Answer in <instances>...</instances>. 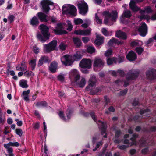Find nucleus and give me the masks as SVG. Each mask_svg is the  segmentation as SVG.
Segmentation results:
<instances>
[{"instance_id": "1", "label": "nucleus", "mask_w": 156, "mask_h": 156, "mask_svg": "<svg viewBox=\"0 0 156 156\" xmlns=\"http://www.w3.org/2000/svg\"><path fill=\"white\" fill-rule=\"evenodd\" d=\"M101 16L104 17V23L108 25H112L118 18V13L116 10L110 12L109 11H104Z\"/></svg>"}, {"instance_id": "2", "label": "nucleus", "mask_w": 156, "mask_h": 156, "mask_svg": "<svg viewBox=\"0 0 156 156\" xmlns=\"http://www.w3.org/2000/svg\"><path fill=\"white\" fill-rule=\"evenodd\" d=\"M81 52L84 53L83 50H81V51H77L73 56L70 55H64L61 58L62 63L66 66L71 65L73 62V59L75 60H78L80 59L82 57Z\"/></svg>"}, {"instance_id": "3", "label": "nucleus", "mask_w": 156, "mask_h": 156, "mask_svg": "<svg viewBox=\"0 0 156 156\" xmlns=\"http://www.w3.org/2000/svg\"><path fill=\"white\" fill-rule=\"evenodd\" d=\"M69 76H74L75 80L79 87H83L85 85L86 83L85 79L83 77H81L80 79V76L76 70L73 69L71 70L69 73Z\"/></svg>"}, {"instance_id": "4", "label": "nucleus", "mask_w": 156, "mask_h": 156, "mask_svg": "<svg viewBox=\"0 0 156 156\" xmlns=\"http://www.w3.org/2000/svg\"><path fill=\"white\" fill-rule=\"evenodd\" d=\"M62 9L63 12L67 14H69L72 16H75L76 15V9L73 5L65 4L62 6Z\"/></svg>"}, {"instance_id": "5", "label": "nucleus", "mask_w": 156, "mask_h": 156, "mask_svg": "<svg viewBox=\"0 0 156 156\" xmlns=\"http://www.w3.org/2000/svg\"><path fill=\"white\" fill-rule=\"evenodd\" d=\"M90 115L92 119L98 125L99 128L101 129V133L102 135H103V137L104 138L107 137V134L106 133V123L101 121L98 120L97 121V119L94 115V112H91L90 113Z\"/></svg>"}, {"instance_id": "6", "label": "nucleus", "mask_w": 156, "mask_h": 156, "mask_svg": "<svg viewBox=\"0 0 156 156\" xmlns=\"http://www.w3.org/2000/svg\"><path fill=\"white\" fill-rule=\"evenodd\" d=\"M79 13L82 15H85L88 11V6L83 0H80L77 4Z\"/></svg>"}, {"instance_id": "7", "label": "nucleus", "mask_w": 156, "mask_h": 156, "mask_svg": "<svg viewBox=\"0 0 156 156\" xmlns=\"http://www.w3.org/2000/svg\"><path fill=\"white\" fill-rule=\"evenodd\" d=\"M57 42L56 40H53L49 43L44 45V51L45 53L49 52L55 49Z\"/></svg>"}, {"instance_id": "8", "label": "nucleus", "mask_w": 156, "mask_h": 156, "mask_svg": "<svg viewBox=\"0 0 156 156\" xmlns=\"http://www.w3.org/2000/svg\"><path fill=\"white\" fill-rule=\"evenodd\" d=\"M43 11L47 13L50 9V6L54 7L53 3L49 0H44L41 2Z\"/></svg>"}, {"instance_id": "9", "label": "nucleus", "mask_w": 156, "mask_h": 156, "mask_svg": "<svg viewBox=\"0 0 156 156\" xmlns=\"http://www.w3.org/2000/svg\"><path fill=\"white\" fill-rule=\"evenodd\" d=\"M138 75V73L137 72H129L126 77V80L124 81V86L125 87L127 86L131 80L136 78Z\"/></svg>"}, {"instance_id": "10", "label": "nucleus", "mask_w": 156, "mask_h": 156, "mask_svg": "<svg viewBox=\"0 0 156 156\" xmlns=\"http://www.w3.org/2000/svg\"><path fill=\"white\" fill-rule=\"evenodd\" d=\"M92 61L90 59L83 58L80 62L79 65L81 68H90L91 66Z\"/></svg>"}, {"instance_id": "11", "label": "nucleus", "mask_w": 156, "mask_h": 156, "mask_svg": "<svg viewBox=\"0 0 156 156\" xmlns=\"http://www.w3.org/2000/svg\"><path fill=\"white\" fill-rule=\"evenodd\" d=\"M104 62L103 60L99 57H95L94 60L93 66L94 68L100 69L103 67Z\"/></svg>"}, {"instance_id": "12", "label": "nucleus", "mask_w": 156, "mask_h": 156, "mask_svg": "<svg viewBox=\"0 0 156 156\" xmlns=\"http://www.w3.org/2000/svg\"><path fill=\"white\" fill-rule=\"evenodd\" d=\"M152 12V10L150 7L147 6L146 7L144 8V10L140 11V12L141 14V15L138 16V17L141 19H147L148 18V17L146 14L151 13Z\"/></svg>"}, {"instance_id": "13", "label": "nucleus", "mask_w": 156, "mask_h": 156, "mask_svg": "<svg viewBox=\"0 0 156 156\" xmlns=\"http://www.w3.org/2000/svg\"><path fill=\"white\" fill-rule=\"evenodd\" d=\"M39 28L41 30V32L44 37L46 39H48L50 37V34L48 32L49 29L48 27L44 24H41Z\"/></svg>"}, {"instance_id": "14", "label": "nucleus", "mask_w": 156, "mask_h": 156, "mask_svg": "<svg viewBox=\"0 0 156 156\" xmlns=\"http://www.w3.org/2000/svg\"><path fill=\"white\" fill-rule=\"evenodd\" d=\"M143 0H131L129 3V6L132 10L136 12L140 9V8L137 6L136 4L142 2Z\"/></svg>"}, {"instance_id": "15", "label": "nucleus", "mask_w": 156, "mask_h": 156, "mask_svg": "<svg viewBox=\"0 0 156 156\" xmlns=\"http://www.w3.org/2000/svg\"><path fill=\"white\" fill-rule=\"evenodd\" d=\"M96 80L95 76L94 75H92L89 80V84L86 87V89L87 90L91 91V90H92L95 86Z\"/></svg>"}, {"instance_id": "16", "label": "nucleus", "mask_w": 156, "mask_h": 156, "mask_svg": "<svg viewBox=\"0 0 156 156\" xmlns=\"http://www.w3.org/2000/svg\"><path fill=\"white\" fill-rule=\"evenodd\" d=\"M146 75L150 80L156 79V70L154 69H150L146 72Z\"/></svg>"}, {"instance_id": "17", "label": "nucleus", "mask_w": 156, "mask_h": 156, "mask_svg": "<svg viewBox=\"0 0 156 156\" xmlns=\"http://www.w3.org/2000/svg\"><path fill=\"white\" fill-rule=\"evenodd\" d=\"M91 33V29H88L86 30H78L75 31L74 33L76 35H88Z\"/></svg>"}, {"instance_id": "18", "label": "nucleus", "mask_w": 156, "mask_h": 156, "mask_svg": "<svg viewBox=\"0 0 156 156\" xmlns=\"http://www.w3.org/2000/svg\"><path fill=\"white\" fill-rule=\"evenodd\" d=\"M138 31L140 35L143 37L146 36L147 33V27L144 23H142L141 25L138 29Z\"/></svg>"}, {"instance_id": "19", "label": "nucleus", "mask_w": 156, "mask_h": 156, "mask_svg": "<svg viewBox=\"0 0 156 156\" xmlns=\"http://www.w3.org/2000/svg\"><path fill=\"white\" fill-rule=\"evenodd\" d=\"M63 26L61 24H57V27L56 29H54L53 31L56 34H66L67 32L66 31L63 30Z\"/></svg>"}, {"instance_id": "20", "label": "nucleus", "mask_w": 156, "mask_h": 156, "mask_svg": "<svg viewBox=\"0 0 156 156\" xmlns=\"http://www.w3.org/2000/svg\"><path fill=\"white\" fill-rule=\"evenodd\" d=\"M67 118H65L64 116L63 112L62 111H60L58 115L60 118L63 120L66 121L68 120L70 118L71 112L69 111H67L66 112Z\"/></svg>"}, {"instance_id": "21", "label": "nucleus", "mask_w": 156, "mask_h": 156, "mask_svg": "<svg viewBox=\"0 0 156 156\" xmlns=\"http://www.w3.org/2000/svg\"><path fill=\"white\" fill-rule=\"evenodd\" d=\"M137 136V135L136 134L133 135V137L131 138L130 140L132 141L131 143L129 142V140L127 139H125L124 143L127 144V145H129V146H131L133 145H136V141L135 140V138Z\"/></svg>"}, {"instance_id": "22", "label": "nucleus", "mask_w": 156, "mask_h": 156, "mask_svg": "<svg viewBox=\"0 0 156 156\" xmlns=\"http://www.w3.org/2000/svg\"><path fill=\"white\" fill-rule=\"evenodd\" d=\"M128 60L130 61H133L136 58V53L132 51H130L126 56Z\"/></svg>"}, {"instance_id": "23", "label": "nucleus", "mask_w": 156, "mask_h": 156, "mask_svg": "<svg viewBox=\"0 0 156 156\" xmlns=\"http://www.w3.org/2000/svg\"><path fill=\"white\" fill-rule=\"evenodd\" d=\"M58 66V64L57 62L53 61L51 63L49 69L51 72L54 73L56 72Z\"/></svg>"}, {"instance_id": "24", "label": "nucleus", "mask_w": 156, "mask_h": 156, "mask_svg": "<svg viewBox=\"0 0 156 156\" xmlns=\"http://www.w3.org/2000/svg\"><path fill=\"white\" fill-rule=\"evenodd\" d=\"M104 38L101 35H97L95 41V43L97 45H99L103 43Z\"/></svg>"}, {"instance_id": "25", "label": "nucleus", "mask_w": 156, "mask_h": 156, "mask_svg": "<svg viewBox=\"0 0 156 156\" xmlns=\"http://www.w3.org/2000/svg\"><path fill=\"white\" fill-rule=\"evenodd\" d=\"M115 36L117 37L121 38L123 39H126L127 38L126 34L124 32L120 30L116 32Z\"/></svg>"}, {"instance_id": "26", "label": "nucleus", "mask_w": 156, "mask_h": 156, "mask_svg": "<svg viewBox=\"0 0 156 156\" xmlns=\"http://www.w3.org/2000/svg\"><path fill=\"white\" fill-rule=\"evenodd\" d=\"M122 43V42L121 41H119L114 38H112L108 42V45L109 46H114L115 44H116L117 45L120 44Z\"/></svg>"}, {"instance_id": "27", "label": "nucleus", "mask_w": 156, "mask_h": 156, "mask_svg": "<svg viewBox=\"0 0 156 156\" xmlns=\"http://www.w3.org/2000/svg\"><path fill=\"white\" fill-rule=\"evenodd\" d=\"M30 92V90H28L26 91H23L22 93L23 98L26 102L29 101V94Z\"/></svg>"}, {"instance_id": "28", "label": "nucleus", "mask_w": 156, "mask_h": 156, "mask_svg": "<svg viewBox=\"0 0 156 156\" xmlns=\"http://www.w3.org/2000/svg\"><path fill=\"white\" fill-rule=\"evenodd\" d=\"M38 16L40 20L41 21L48 22V18H46V15L44 13L41 12H39L37 13Z\"/></svg>"}, {"instance_id": "29", "label": "nucleus", "mask_w": 156, "mask_h": 156, "mask_svg": "<svg viewBox=\"0 0 156 156\" xmlns=\"http://www.w3.org/2000/svg\"><path fill=\"white\" fill-rule=\"evenodd\" d=\"M16 69L18 70L24 71L26 69V67L25 62H23L20 65H19L16 68Z\"/></svg>"}, {"instance_id": "30", "label": "nucleus", "mask_w": 156, "mask_h": 156, "mask_svg": "<svg viewBox=\"0 0 156 156\" xmlns=\"http://www.w3.org/2000/svg\"><path fill=\"white\" fill-rule=\"evenodd\" d=\"M117 73L122 76H123L124 74V72L121 70H118L117 72L113 70H110L109 71V73L114 76H115L116 75Z\"/></svg>"}, {"instance_id": "31", "label": "nucleus", "mask_w": 156, "mask_h": 156, "mask_svg": "<svg viewBox=\"0 0 156 156\" xmlns=\"http://www.w3.org/2000/svg\"><path fill=\"white\" fill-rule=\"evenodd\" d=\"M107 62L108 65H111L113 63H117V59L114 57L112 58H108L107 60Z\"/></svg>"}, {"instance_id": "32", "label": "nucleus", "mask_w": 156, "mask_h": 156, "mask_svg": "<svg viewBox=\"0 0 156 156\" xmlns=\"http://www.w3.org/2000/svg\"><path fill=\"white\" fill-rule=\"evenodd\" d=\"M30 23L33 26H36L39 24V21L35 17H34L30 20Z\"/></svg>"}, {"instance_id": "33", "label": "nucleus", "mask_w": 156, "mask_h": 156, "mask_svg": "<svg viewBox=\"0 0 156 156\" xmlns=\"http://www.w3.org/2000/svg\"><path fill=\"white\" fill-rule=\"evenodd\" d=\"M73 42L77 47H80L81 45V42L80 39L78 37H74L73 39Z\"/></svg>"}, {"instance_id": "34", "label": "nucleus", "mask_w": 156, "mask_h": 156, "mask_svg": "<svg viewBox=\"0 0 156 156\" xmlns=\"http://www.w3.org/2000/svg\"><path fill=\"white\" fill-rule=\"evenodd\" d=\"M87 51L88 53L92 54L95 52V48L93 46H88L87 48Z\"/></svg>"}, {"instance_id": "35", "label": "nucleus", "mask_w": 156, "mask_h": 156, "mask_svg": "<svg viewBox=\"0 0 156 156\" xmlns=\"http://www.w3.org/2000/svg\"><path fill=\"white\" fill-rule=\"evenodd\" d=\"M27 81L24 80H22L20 81V86L23 88H26L28 87Z\"/></svg>"}, {"instance_id": "36", "label": "nucleus", "mask_w": 156, "mask_h": 156, "mask_svg": "<svg viewBox=\"0 0 156 156\" xmlns=\"http://www.w3.org/2000/svg\"><path fill=\"white\" fill-rule=\"evenodd\" d=\"M101 32L102 34L105 36H110L112 34V32L111 31H108L105 28H103L101 30Z\"/></svg>"}, {"instance_id": "37", "label": "nucleus", "mask_w": 156, "mask_h": 156, "mask_svg": "<svg viewBox=\"0 0 156 156\" xmlns=\"http://www.w3.org/2000/svg\"><path fill=\"white\" fill-rule=\"evenodd\" d=\"M36 59H31L29 62V64L32 70L34 69L36 66Z\"/></svg>"}, {"instance_id": "38", "label": "nucleus", "mask_w": 156, "mask_h": 156, "mask_svg": "<svg viewBox=\"0 0 156 156\" xmlns=\"http://www.w3.org/2000/svg\"><path fill=\"white\" fill-rule=\"evenodd\" d=\"M95 20L98 24H101L102 22V20L100 19V16L98 13L95 14Z\"/></svg>"}, {"instance_id": "39", "label": "nucleus", "mask_w": 156, "mask_h": 156, "mask_svg": "<svg viewBox=\"0 0 156 156\" xmlns=\"http://www.w3.org/2000/svg\"><path fill=\"white\" fill-rule=\"evenodd\" d=\"M83 23V21L80 18H77L74 20V23L76 25H80Z\"/></svg>"}, {"instance_id": "40", "label": "nucleus", "mask_w": 156, "mask_h": 156, "mask_svg": "<svg viewBox=\"0 0 156 156\" xmlns=\"http://www.w3.org/2000/svg\"><path fill=\"white\" fill-rule=\"evenodd\" d=\"M143 44L142 42L140 41H136L131 42V45L132 46H141Z\"/></svg>"}, {"instance_id": "41", "label": "nucleus", "mask_w": 156, "mask_h": 156, "mask_svg": "<svg viewBox=\"0 0 156 156\" xmlns=\"http://www.w3.org/2000/svg\"><path fill=\"white\" fill-rule=\"evenodd\" d=\"M123 15L126 18H129L131 16V12L129 10H126L124 12Z\"/></svg>"}, {"instance_id": "42", "label": "nucleus", "mask_w": 156, "mask_h": 156, "mask_svg": "<svg viewBox=\"0 0 156 156\" xmlns=\"http://www.w3.org/2000/svg\"><path fill=\"white\" fill-rule=\"evenodd\" d=\"M36 105L38 107L45 106L47 105V103L45 101L38 102L36 104Z\"/></svg>"}, {"instance_id": "43", "label": "nucleus", "mask_w": 156, "mask_h": 156, "mask_svg": "<svg viewBox=\"0 0 156 156\" xmlns=\"http://www.w3.org/2000/svg\"><path fill=\"white\" fill-rule=\"evenodd\" d=\"M44 58H45V60L47 59L46 57H44L41 56V58H40V59H39V62H38V66H41L43 64V63L44 62L43 61Z\"/></svg>"}, {"instance_id": "44", "label": "nucleus", "mask_w": 156, "mask_h": 156, "mask_svg": "<svg viewBox=\"0 0 156 156\" xmlns=\"http://www.w3.org/2000/svg\"><path fill=\"white\" fill-rule=\"evenodd\" d=\"M47 20H48V22L49 23H55L56 22L57 20L54 17H50L49 18H48Z\"/></svg>"}, {"instance_id": "45", "label": "nucleus", "mask_w": 156, "mask_h": 156, "mask_svg": "<svg viewBox=\"0 0 156 156\" xmlns=\"http://www.w3.org/2000/svg\"><path fill=\"white\" fill-rule=\"evenodd\" d=\"M67 23L68 27L67 29L68 30L70 31L72 30L73 28V26L72 24V23L69 20H67Z\"/></svg>"}, {"instance_id": "46", "label": "nucleus", "mask_w": 156, "mask_h": 156, "mask_svg": "<svg viewBox=\"0 0 156 156\" xmlns=\"http://www.w3.org/2000/svg\"><path fill=\"white\" fill-rule=\"evenodd\" d=\"M112 53V50L111 49H108L106 51L105 53V55L106 57H108L111 55Z\"/></svg>"}, {"instance_id": "47", "label": "nucleus", "mask_w": 156, "mask_h": 156, "mask_svg": "<svg viewBox=\"0 0 156 156\" xmlns=\"http://www.w3.org/2000/svg\"><path fill=\"white\" fill-rule=\"evenodd\" d=\"M129 147V145H119L117 146L118 148L121 150H125Z\"/></svg>"}, {"instance_id": "48", "label": "nucleus", "mask_w": 156, "mask_h": 156, "mask_svg": "<svg viewBox=\"0 0 156 156\" xmlns=\"http://www.w3.org/2000/svg\"><path fill=\"white\" fill-rule=\"evenodd\" d=\"M16 133L20 136H21L23 134V131L20 129H16L15 130Z\"/></svg>"}, {"instance_id": "49", "label": "nucleus", "mask_w": 156, "mask_h": 156, "mask_svg": "<svg viewBox=\"0 0 156 156\" xmlns=\"http://www.w3.org/2000/svg\"><path fill=\"white\" fill-rule=\"evenodd\" d=\"M59 47L60 50L63 51L66 49V45L63 43H61L59 45Z\"/></svg>"}, {"instance_id": "50", "label": "nucleus", "mask_w": 156, "mask_h": 156, "mask_svg": "<svg viewBox=\"0 0 156 156\" xmlns=\"http://www.w3.org/2000/svg\"><path fill=\"white\" fill-rule=\"evenodd\" d=\"M24 73L26 76L28 77L32 76L34 75L33 73L30 71H27L25 72Z\"/></svg>"}, {"instance_id": "51", "label": "nucleus", "mask_w": 156, "mask_h": 156, "mask_svg": "<svg viewBox=\"0 0 156 156\" xmlns=\"http://www.w3.org/2000/svg\"><path fill=\"white\" fill-rule=\"evenodd\" d=\"M136 50L137 53L139 55H140L144 51V49L140 47L136 48Z\"/></svg>"}, {"instance_id": "52", "label": "nucleus", "mask_w": 156, "mask_h": 156, "mask_svg": "<svg viewBox=\"0 0 156 156\" xmlns=\"http://www.w3.org/2000/svg\"><path fill=\"white\" fill-rule=\"evenodd\" d=\"M37 37L38 39H39L41 41L43 42H44L46 41V40L44 39L42 35L40 34H37Z\"/></svg>"}, {"instance_id": "53", "label": "nucleus", "mask_w": 156, "mask_h": 156, "mask_svg": "<svg viewBox=\"0 0 156 156\" xmlns=\"http://www.w3.org/2000/svg\"><path fill=\"white\" fill-rule=\"evenodd\" d=\"M82 40L84 43L88 42L89 41V38L88 37H84L82 38Z\"/></svg>"}, {"instance_id": "54", "label": "nucleus", "mask_w": 156, "mask_h": 156, "mask_svg": "<svg viewBox=\"0 0 156 156\" xmlns=\"http://www.w3.org/2000/svg\"><path fill=\"white\" fill-rule=\"evenodd\" d=\"M124 56H122L120 57H119L117 59V61L119 63H120L122 62L124 59Z\"/></svg>"}, {"instance_id": "55", "label": "nucleus", "mask_w": 156, "mask_h": 156, "mask_svg": "<svg viewBox=\"0 0 156 156\" xmlns=\"http://www.w3.org/2000/svg\"><path fill=\"white\" fill-rule=\"evenodd\" d=\"M100 90H101L99 88H97L95 92H94L92 91H91L90 92V93L91 94H94L98 93Z\"/></svg>"}, {"instance_id": "56", "label": "nucleus", "mask_w": 156, "mask_h": 156, "mask_svg": "<svg viewBox=\"0 0 156 156\" xmlns=\"http://www.w3.org/2000/svg\"><path fill=\"white\" fill-rule=\"evenodd\" d=\"M127 91V90L125 89L123 90H122L120 92L119 95H124L126 94Z\"/></svg>"}, {"instance_id": "57", "label": "nucleus", "mask_w": 156, "mask_h": 156, "mask_svg": "<svg viewBox=\"0 0 156 156\" xmlns=\"http://www.w3.org/2000/svg\"><path fill=\"white\" fill-rule=\"evenodd\" d=\"M105 151V149H102L101 151L98 152V156H104Z\"/></svg>"}, {"instance_id": "58", "label": "nucleus", "mask_w": 156, "mask_h": 156, "mask_svg": "<svg viewBox=\"0 0 156 156\" xmlns=\"http://www.w3.org/2000/svg\"><path fill=\"white\" fill-rule=\"evenodd\" d=\"M103 144V142L102 141H100V142H98L97 143L96 145V148H98L99 147L101 146Z\"/></svg>"}, {"instance_id": "59", "label": "nucleus", "mask_w": 156, "mask_h": 156, "mask_svg": "<svg viewBox=\"0 0 156 156\" xmlns=\"http://www.w3.org/2000/svg\"><path fill=\"white\" fill-rule=\"evenodd\" d=\"M33 51L34 53H38L39 52V49L37 47H34L33 48Z\"/></svg>"}, {"instance_id": "60", "label": "nucleus", "mask_w": 156, "mask_h": 156, "mask_svg": "<svg viewBox=\"0 0 156 156\" xmlns=\"http://www.w3.org/2000/svg\"><path fill=\"white\" fill-rule=\"evenodd\" d=\"M58 79L60 81H62L64 80V77L62 75H60L58 76Z\"/></svg>"}, {"instance_id": "61", "label": "nucleus", "mask_w": 156, "mask_h": 156, "mask_svg": "<svg viewBox=\"0 0 156 156\" xmlns=\"http://www.w3.org/2000/svg\"><path fill=\"white\" fill-rule=\"evenodd\" d=\"M14 19V16L13 15L9 16L8 18V20L10 22H12L13 21Z\"/></svg>"}, {"instance_id": "62", "label": "nucleus", "mask_w": 156, "mask_h": 156, "mask_svg": "<svg viewBox=\"0 0 156 156\" xmlns=\"http://www.w3.org/2000/svg\"><path fill=\"white\" fill-rule=\"evenodd\" d=\"M140 146L143 147L146 144V141L144 140H141L140 141Z\"/></svg>"}, {"instance_id": "63", "label": "nucleus", "mask_w": 156, "mask_h": 156, "mask_svg": "<svg viewBox=\"0 0 156 156\" xmlns=\"http://www.w3.org/2000/svg\"><path fill=\"white\" fill-rule=\"evenodd\" d=\"M5 122V119L2 117H0V124H3Z\"/></svg>"}, {"instance_id": "64", "label": "nucleus", "mask_w": 156, "mask_h": 156, "mask_svg": "<svg viewBox=\"0 0 156 156\" xmlns=\"http://www.w3.org/2000/svg\"><path fill=\"white\" fill-rule=\"evenodd\" d=\"M94 2L98 5L100 4L102 2V0H94Z\"/></svg>"}]
</instances>
